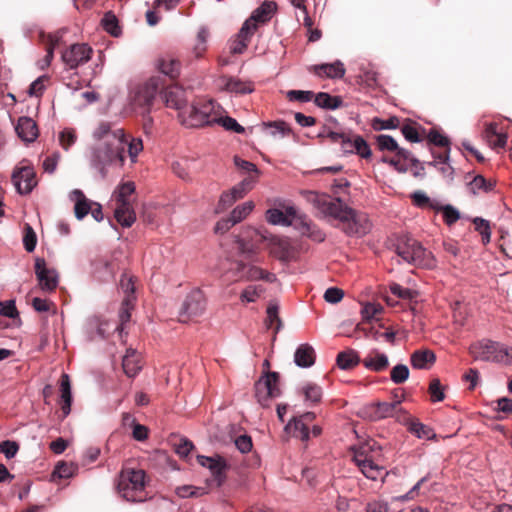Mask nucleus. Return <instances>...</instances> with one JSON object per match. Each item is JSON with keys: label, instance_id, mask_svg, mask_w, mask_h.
Segmentation results:
<instances>
[{"label": "nucleus", "instance_id": "nucleus-4", "mask_svg": "<svg viewBox=\"0 0 512 512\" xmlns=\"http://www.w3.org/2000/svg\"><path fill=\"white\" fill-rule=\"evenodd\" d=\"M161 86L159 77H151L147 81L137 85L131 92V104L145 120V126L152 124L150 112Z\"/></svg>", "mask_w": 512, "mask_h": 512}, {"label": "nucleus", "instance_id": "nucleus-13", "mask_svg": "<svg viewBox=\"0 0 512 512\" xmlns=\"http://www.w3.org/2000/svg\"><path fill=\"white\" fill-rule=\"evenodd\" d=\"M92 52V48L87 44H73L62 53V60L70 69H75L87 63Z\"/></svg>", "mask_w": 512, "mask_h": 512}, {"label": "nucleus", "instance_id": "nucleus-5", "mask_svg": "<svg viewBox=\"0 0 512 512\" xmlns=\"http://www.w3.org/2000/svg\"><path fill=\"white\" fill-rule=\"evenodd\" d=\"M117 490L126 501H145V472L141 469H123L119 476Z\"/></svg>", "mask_w": 512, "mask_h": 512}, {"label": "nucleus", "instance_id": "nucleus-37", "mask_svg": "<svg viewBox=\"0 0 512 512\" xmlns=\"http://www.w3.org/2000/svg\"><path fill=\"white\" fill-rule=\"evenodd\" d=\"M300 391L304 395L305 401L310 404H316L322 398V388L312 382L304 383L300 387Z\"/></svg>", "mask_w": 512, "mask_h": 512}, {"label": "nucleus", "instance_id": "nucleus-28", "mask_svg": "<svg viewBox=\"0 0 512 512\" xmlns=\"http://www.w3.org/2000/svg\"><path fill=\"white\" fill-rule=\"evenodd\" d=\"M316 75L328 77L332 79L342 78L345 74V68L342 62L326 63L313 66Z\"/></svg>", "mask_w": 512, "mask_h": 512}, {"label": "nucleus", "instance_id": "nucleus-44", "mask_svg": "<svg viewBox=\"0 0 512 512\" xmlns=\"http://www.w3.org/2000/svg\"><path fill=\"white\" fill-rule=\"evenodd\" d=\"M253 208L254 203L252 201H247L236 206L229 216L231 217L232 222L237 224L245 219L252 212Z\"/></svg>", "mask_w": 512, "mask_h": 512}, {"label": "nucleus", "instance_id": "nucleus-43", "mask_svg": "<svg viewBox=\"0 0 512 512\" xmlns=\"http://www.w3.org/2000/svg\"><path fill=\"white\" fill-rule=\"evenodd\" d=\"M101 23L104 30L108 32L110 35L118 37L121 34L118 19L112 12L105 13Z\"/></svg>", "mask_w": 512, "mask_h": 512}, {"label": "nucleus", "instance_id": "nucleus-12", "mask_svg": "<svg viewBox=\"0 0 512 512\" xmlns=\"http://www.w3.org/2000/svg\"><path fill=\"white\" fill-rule=\"evenodd\" d=\"M263 238L267 242L270 254L278 260L288 262L295 257L294 248L288 238L275 235H264Z\"/></svg>", "mask_w": 512, "mask_h": 512}, {"label": "nucleus", "instance_id": "nucleus-47", "mask_svg": "<svg viewBox=\"0 0 512 512\" xmlns=\"http://www.w3.org/2000/svg\"><path fill=\"white\" fill-rule=\"evenodd\" d=\"M409 368L405 364L395 365L390 373V379L395 384H402L409 378Z\"/></svg>", "mask_w": 512, "mask_h": 512}, {"label": "nucleus", "instance_id": "nucleus-51", "mask_svg": "<svg viewBox=\"0 0 512 512\" xmlns=\"http://www.w3.org/2000/svg\"><path fill=\"white\" fill-rule=\"evenodd\" d=\"M377 145L380 150L395 151L398 150L397 141L390 135L381 134L376 137Z\"/></svg>", "mask_w": 512, "mask_h": 512}, {"label": "nucleus", "instance_id": "nucleus-34", "mask_svg": "<svg viewBox=\"0 0 512 512\" xmlns=\"http://www.w3.org/2000/svg\"><path fill=\"white\" fill-rule=\"evenodd\" d=\"M314 103L320 108L335 110L343 105V100L340 96H332L326 92H319L314 97Z\"/></svg>", "mask_w": 512, "mask_h": 512}, {"label": "nucleus", "instance_id": "nucleus-45", "mask_svg": "<svg viewBox=\"0 0 512 512\" xmlns=\"http://www.w3.org/2000/svg\"><path fill=\"white\" fill-rule=\"evenodd\" d=\"M266 128H270V134L273 137H286L293 133L291 127L285 121H274L264 123Z\"/></svg>", "mask_w": 512, "mask_h": 512}, {"label": "nucleus", "instance_id": "nucleus-36", "mask_svg": "<svg viewBox=\"0 0 512 512\" xmlns=\"http://www.w3.org/2000/svg\"><path fill=\"white\" fill-rule=\"evenodd\" d=\"M135 183L132 181L123 182L118 185L114 191V197L117 205L127 204L130 205L129 196L135 192Z\"/></svg>", "mask_w": 512, "mask_h": 512}, {"label": "nucleus", "instance_id": "nucleus-59", "mask_svg": "<svg viewBox=\"0 0 512 512\" xmlns=\"http://www.w3.org/2000/svg\"><path fill=\"white\" fill-rule=\"evenodd\" d=\"M23 244L27 252H33L36 248L37 237L33 228L29 225L25 228V234L23 237Z\"/></svg>", "mask_w": 512, "mask_h": 512}, {"label": "nucleus", "instance_id": "nucleus-57", "mask_svg": "<svg viewBox=\"0 0 512 512\" xmlns=\"http://www.w3.org/2000/svg\"><path fill=\"white\" fill-rule=\"evenodd\" d=\"M399 125V119L397 117H390L388 119H380L374 118L373 120V128L374 130H387V129H395Z\"/></svg>", "mask_w": 512, "mask_h": 512}, {"label": "nucleus", "instance_id": "nucleus-63", "mask_svg": "<svg viewBox=\"0 0 512 512\" xmlns=\"http://www.w3.org/2000/svg\"><path fill=\"white\" fill-rule=\"evenodd\" d=\"M19 450V445L15 441L5 440L0 443V453H3L7 459L13 458Z\"/></svg>", "mask_w": 512, "mask_h": 512}, {"label": "nucleus", "instance_id": "nucleus-40", "mask_svg": "<svg viewBox=\"0 0 512 512\" xmlns=\"http://www.w3.org/2000/svg\"><path fill=\"white\" fill-rule=\"evenodd\" d=\"M132 304L130 301V298L126 297L121 305L120 311H119V321L120 323L117 324L114 328L115 331L119 333L120 336H122V333L124 331V326L127 322L130 321L131 318V311Z\"/></svg>", "mask_w": 512, "mask_h": 512}, {"label": "nucleus", "instance_id": "nucleus-58", "mask_svg": "<svg viewBox=\"0 0 512 512\" xmlns=\"http://www.w3.org/2000/svg\"><path fill=\"white\" fill-rule=\"evenodd\" d=\"M390 292L401 298V299H406V300H411L415 297V294L416 292L412 289H409V288H405L403 286H401L400 284H397V283H393L390 285Z\"/></svg>", "mask_w": 512, "mask_h": 512}, {"label": "nucleus", "instance_id": "nucleus-35", "mask_svg": "<svg viewBox=\"0 0 512 512\" xmlns=\"http://www.w3.org/2000/svg\"><path fill=\"white\" fill-rule=\"evenodd\" d=\"M336 362L340 369L349 370L360 363V358L357 351L347 349L337 355Z\"/></svg>", "mask_w": 512, "mask_h": 512}, {"label": "nucleus", "instance_id": "nucleus-1", "mask_svg": "<svg viewBox=\"0 0 512 512\" xmlns=\"http://www.w3.org/2000/svg\"><path fill=\"white\" fill-rule=\"evenodd\" d=\"M96 141L91 149L90 164L102 178H105L109 167H122L125 163V147L132 163L137 161L143 150V142L139 137L128 138L123 128L109 121H101L92 133Z\"/></svg>", "mask_w": 512, "mask_h": 512}, {"label": "nucleus", "instance_id": "nucleus-17", "mask_svg": "<svg viewBox=\"0 0 512 512\" xmlns=\"http://www.w3.org/2000/svg\"><path fill=\"white\" fill-rule=\"evenodd\" d=\"M163 101L167 107L176 109L180 112L186 109L185 91L179 86H169L162 93Z\"/></svg>", "mask_w": 512, "mask_h": 512}, {"label": "nucleus", "instance_id": "nucleus-3", "mask_svg": "<svg viewBox=\"0 0 512 512\" xmlns=\"http://www.w3.org/2000/svg\"><path fill=\"white\" fill-rule=\"evenodd\" d=\"M353 461L369 480H384L387 475L382 461V448L375 440H368L353 448Z\"/></svg>", "mask_w": 512, "mask_h": 512}, {"label": "nucleus", "instance_id": "nucleus-48", "mask_svg": "<svg viewBox=\"0 0 512 512\" xmlns=\"http://www.w3.org/2000/svg\"><path fill=\"white\" fill-rule=\"evenodd\" d=\"M263 292L264 288L261 285H249L242 291L240 299L242 302L252 303L255 302Z\"/></svg>", "mask_w": 512, "mask_h": 512}, {"label": "nucleus", "instance_id": "nucleus-49", "mask_svg": "<svg viewBox=\"0 0 512 512\" xmlns=\"http://www.w3.org/2000/svg\"><path fill=\"white\" fill-rule=\"evenodd\" d=\"M215 124L221 125L223 128H225L228 131H233L235 133L241 134L244 133L245 129L243 126H241L236 119L224 116V117H218L216 118Z\"/></svg>", "mask_w": 512, "mask_h": 512}, {"label": "nucleus", "instance_id": "nucleus-52", "mask_svg": "<svg viewBox=\"0 0 512 512\" xmlns=\"http://www.w3.org/2000/svg\"><path fill=\"white\" fill-rule=\"evenodd\" d=\"M429 393L431 395V400L433 402H440L444 400V387L442 386L439 379L435 378L431 380L429 385Z\"/></svg>", "mask_w": 512, "mask_h": 512}, {"label": "nucleus", "instance_id": "nucleus-8", "mask_svg": "<svg viewBox=\"0 0 512 512\" xmlns=\"http://www.w3.org/2000/svg\"><path fill=\"white\" fill-rule=\"evenodd\" d=\"M502 346V343L483 339L470 346V353L475 360L498 363L502 357Z\"/></svg>", "mask_w": 512, "mask_h": 512}, {"label": "nucleus", "instance_id": "nucleus-60", "mask_svg": "<svg viewBox=\"0 0 512 512\" xmlns=\"http://www.w3.org/2000/svg\"><path fill=\"white\" fill-rule=\"evenodd\" d=\"M409 430L411 433L415 434L418 438H426L430 439L431 436H434L432 434V431L425 426L424 424L420 422H411L409 426Z\"/></svg>", "mask_w": 512, "mask_h": 512}, {"label": "nucleus", "instance_id": "nucleus-33", "mask_svg": "<svg viewBox=\"0 0 512 512\" xmlns=\"http://www.w3.org/2000/svg\"><path fill=\"white\" fill-rule=\"evenodd\" d=\"M298 227L301 230L303 235H307L311 239L317 242H322L325 240V234L318 229L311 221H309L305 216H300L298 219Z\"/></svg>", "mask_w": 512, "mask_h": 512}, {"label": "nucleus", "instance_id": "nucleus-29", "mask_svg": "<svg viewBox=\"0 0 512 512\" xmlns=\"http://www.w3.org/2000/svg\"><path fill=\"white\" fill-rule=\"evenodd\" d=\"M285 431L293 437L299 438L301 441L310 439V431L308 426L299 417L292 418L285 426Z\"/></svg>", "mask_w": 512, "mask_h": 512}, {"label": "nucleus", "instance_id": "nucleus-54", "mask_svg": "<svg viewBox=\"0 0 512 512\" xmlns=\"http://www.w3.org/2000/svg\"><path fill=\"white\" fill-rule=\"evenodd\" d=\"M234 164L243 173H247L248 175H256V176L259 175V169L252 162H249L247 160L241 159L238 156H235L234 157Z\"/></svg>", "mask_w": 512, "mask_h": 512}, {"label": "nucleus", "instance_id": "nucleus-50", "mask_svg": "<svg viewBox=\"0 0 512 512\" xmlns=\"http://www.w3.org/2000/svg\"><path fill=\"white\" fill-rule=\"evenodd\" d=\"M353 153L359 155L362 158L368 159L372 155V151L366 142V140L360 136H354V150Z\"/></svg>", "mask_w": 512, "mask_h": 512}, {"label": "nucleus", "instance_id": "nucleus-56", "mask_svg": "<svg viewBox=\"0 0 512 512\" xmlns=\"http://www.w3.org/2000/svg\"><path fill=\"white\" fill-rule=\"evenodd\" d=\"M59 39H60V36L57 34H49L47 36L46 55L43 59L46 61V66H49L52 62L53 55H54V49L57 46Z\"/></svg>", "mask_w": 512, "mask_h": 512}, {"label": "nucleus", "instance_id": "nucleus-64", "mask_svg": "<svg viewBox=\"0 0 512 512\" xmlns=\"http://www.w3.org/2000/svg\"><path fill=\"white\" fill-rule=\"evenodd\" d=\"M443 217L447 225H452L460 219V212L450 204L444 205Z\"/></svg>", "mask_w": 512, "mask_h": 512}, {"label": "nucleus", "instance_id": "nucleus-22", "mask_svg": "<svg viewBox=\"0 0 512 512\" xmlns=\"http://www.w3.org/2000/svg\"><path fill=\"white\" fill-rule=\"evenodd\" d=\"M256 29L257 26L255 24H253V27H249V23H243L241 29L236 35V38L231 43V52L233 54L243 53Z\"/></svg>", "mask_w": 512, "mask_h": 512}, {"label": "nucleus", "instance_id": "nucleus-24", "mask_svg": "<svg viewBox=\"0 0 512 512\" xmlns=\"http://www.w3.org/2000/svg\"><path fill=\"white\" fill-rule=\"evenodd\" d=\"M276 10V3L273 1H264L258 8H256L251 16L244 22L249 23V27L257 23H265L270 20L271 16Z\"/></svg>", "mask_w": 512, "mask_h": 512}, {"label": "nucleus", "instance_id": "nucleus-6", "mask_svg": "<svg viewBox=\"0 0 512 512\" xmlns=\"http://www.w3.org/2000/svg\"><path fill=\"white\" fill-rule=\"evenodd\" d=\"M395 252L403 261L415 266H432V256L416 239L402 235L397 238Z\"/></svg>", "mask_w": 512, "mask_h": 512}, {"label": "nucleus", "instance_id": "nucleus-32", "mask_svg": "<svg viewBox=\"0 0 512 512\" xmlns=\"http://www.w3.org/2000/svg\"><path fill=\"white\" fill-rule=\"evenodd\" d=\"M117 222L123 227H131L136 221V215L131 205H117L114 211Z\"/></svg>", "mask_w": 512, "mask_h": 512}, {"label": "nucleus", "instance_id": "nucleus-26", "mask_svg": "<svg viewBox=\"0 0 512 512\" xmlns=\"http://www.w3.org/2000/svg\"><path fill=\"white\" fill-rule=\"evenodd\" d=\"M411 365L415 369H429L436 361V355L429 349L416 350L411 355Z\"/></svg>", "mask_w": 512, "mask_h": 512}, {"label": "nucleus", "instance_id": "nucleus-39", "mask_svg": "<svg viewBox=\"0 0 512 512\" xmlns=\"http://www.w3.org/2000/svg\"><path fill=\"white\" fill-rule=\"evenodd\" d=\"M239 199H242V197H238V195L233 192V188L223 192L219 198V201L215 207L214 212L216 214H220L226 211Z\"/></svg>", "mask_w": 512, "mask_h": 512}, {"label": "nucleus", "instance_id": "nucleus-16", "mask_svg": "<svg viewBox=\"0 0 512 512\" xmlns=\"http://www.w3.org/2000/svg\"><path fill=\"white\" fill-rule=\"evenodd\" d=\"M197 461L201 466L206 467L211 471L219 484L224 480L227 463L223 457L219 455L213 457L198 455Z\"/></svg>", "mask_w": 512, "mask_h": 512}, {"label": "nucleus", "instance_id": "nucleus-9", "mask_svg": "<svg viewBox=\"0 0 512 512\" xmlns=\"http://www.w3.org/2000/svg\"><path fill=\"white\" fill-rule=\"evenodd\" d=\"M206 308V300L202 291L196 289L191 291L183 301L179 311L181 322H187L193 317L200 316Z\"/></svg>", "mask_w": 512, "mask_h": 512}, {"label": "nucleus", "instance_id": "nucleus-21", "mask_svg": "<svg viewBox=\"0 0 512 512\" xmlns=\"http://www.w3.org/2000/svg\"><path fill=\"white\" fill-rule=\"evenodd\" d=\"M363 366L373 372H382L389 366V359L385 353L376 349L371 350L362 360Z\"/></svg>", "mask_w": 512, "mask_h": 512}, {"label": "nucleus", "instance_id": "nucleus-53", "mask_svg": "<svg viewBox=\"0 0 512 512\" xmlns=\"http://www.w3.org/2000/svg\"><path fill=\"white\" fill-rule=\"evenodd\" d=\"M475 229L480 233L482 236V241L484 243H488L490 241L491 237V230L489 222L483 218L476 217L474 219Z\"/></svg>", "mask_w": 512, "mask_h": 512}, {"label": "nucleus", "instance_id": "nucleus-31", "mask_svg": "<svg viewBox=\"0 0 512 512\" xmlns=\"http://www.w3.org/2000/svg\"><path fill=\"white\" fill-rule=\"evenodd\" d=\"M122 367L128 377H135L141 370L139 355L136 350L129 348L123 357Z\"/></svg>", "mask_w": 512, "mask_h": 512}, {"label": "nucleus", "instance_id": "nucleus-30", "mask_svg": "<svg viewBox=\"0 0 512 512\" xmlns=\"http://www.w3.org/2000/svg\"><path fill=\"white\" fill-rule=\"evenodd\" d=\"M180 62L170 55L162 56L157 61L158 70L170 78H176L180 73Z\"/></svg>", "mask_w": 512, "mask_h": 512}, {"label": "nucleus", "instance_id": "nucleus-19", "mask_svg": "<svg viewBox=\"0 0 512 512\" xmlns=\"http://www.w3.org/2000/svg\"><path fill=\"white\" fill-rule=\"evenodd\" d=\"M69 199L75 202L74 214L77 220H82L92 210L94 202L89 200L80 189L72 190Z\"/></svg>", "mask_w": 512, "mask_h": 512}, {"label": "nucleus", "instance_id": "nucleus-46", "mask_svg": "<svg viewBox=\"0 0 512 512\" xmlns=\"http://www.w3.org/2000/svg\"><path fill=\"white\" fill-rule=\"evenodd\" d=\"M258 176L256 175H248L238 184L233 186V192L238 195V197H244L256 184Z\"/></svg>", "mask_w": 512, "mask_h": 512}, {"label": "nucleus", "instance_id": "nucleus-62", "mask_svg": "<svg viewBox=\"0 0 512 512\" xmlns=\"http://www.w3.org/2000/svg\"><path fill=\"white\" fill-rule=\"evenodd\" d=\"M74 471H75L74 465L62 462V463H59L55 467V469L53 471V476L61 478V479H66V478L71 477L73 475Z\"/></svg>", "mask_w": 512, "mask_h": 512}, {"label": "nucleus", "instance_id": "nucleus-27", "mask_svg": "<svg viewBox=\"0 0 512 512\" xmlns=\"http://www.w3.org/2000/svg\"><path fill=\"white\" fill-rule=\"evenodd\" d=\"M483 136L493 149L504 148L507 143V135L498 131L496 123H489L483 132Z\"/></svg>", "mask_w": 512, "mask_h": 512}, {"label": "nucleus", "instance_id": "nucleus-61", "mask_svg": "<svg viewBox=\"0 0 512 512\" xmlns=\"http://www.w3.org/2000/svg\"><path fill=\"white\" fill-rule=\"evenodd\" d=\"M286 95L290 101H299L302 103L311 101L314 96L312 91L304 90H289Z\"/></svg>", "mask_w": 512, "mask_h": 512}, {"label": "nucleus", "instance_id": "nucleus-18", "mask_svg": "<svg viewBox=\"0 0 512 512\" xmlns=\"http://www.w3.org/2000/svg\"><path fill=\"white\" fill-rule=\"evenodd\" d=\"M219 86L222 90L235 94H249L254 91L251 82L236 77L222 76L219 79Z\"/></svg>", "mask_w": 512, "mask_h": 512}, {"label": "nucleus", "instance_id": "nucleus-7", "mask_svg": "<svg viewBox=\"0 0 512 512\" xmlns=\"http://www.w3.org/2000/svg\"><path fill=\"white\" fill-rule=\"evenodd\" d=\"M215 108L216 103L213 100L201 101L186 107L185 111L179 113V117L187 127L214 125L217 118Z\"/></svg>", "mask_w": 512, "mask_h": 512}, {"label": "nucleus", "instance_id": "nucleus-55", "mask_svg": "<svg viewBox=\"0 0 512 512\" xmlns=\"http://www.w3.org/2000/svg\"><path fill=\"white\" fill-rule=\"evenodd\" d=\"M0 315L12 319L18 317L15 300L0 301Z\"/></svg>", "mask_w": 512, "mask_h": 512}, {"label": "nucleus", "instance_id": "nucleus-2", "mask_svg": "<svg viewBox=\"0 0 512 512\" xmlns=\"http://www.w3.org/2000/svg\"><path fill=\"white\" fill-rule=\"evenodd\" d=\"M301 194L324 217L339 220L346 235L361 237L371 230L368 216L347 206L340 198L331 199L327 194L312 190L302 191Z\"/></svg>", "mask_w": 512, "mask_h": 512}, {"label": "nucleus", "instance_id": "nucleus-38", "mask_svg": "<svg viewBox=\"0 0 512 512\" xmlns=\"http://www.w3.org/2000/svg\"><path fill=\"white\" fill-rule=\"evenodd\" d=\"M493 188V184L487 181L482 175L473 176L470 181L467 182L468 191L476 195L480 192H488Z\"/></svg>", "mask_w": 512, "mask_h": 512}, {"label": "nucleus", "instance_id": "nucleus-14", "mask_svg": "<svg viewBox=\"0 0 512 512\" xmlns=\"http://www.w3.org/2000/svg\"><path fill=\"white\" fill-rule=\"evenodd\" d=\"M35 274L43 291L52 292L57 288L59 283L58 273L55 269L46 266L44 258H36Z\"/></svg>", "mask_w": 512, "mask_h": 512}, {"label": "nucleus", "instance_id": "nucleus-41", "mask_svg": "<svg viewBox=\"0 0 512 512\" xmlns=\"http://www.w3.org/2000/svg\"><path fill=\"white\" fill-rule=\"evenodd\" d=\"M248 264L242 261H233L227 271V276L231 281L245 280Z\"/></svg>", "mask_w": 512, "mask_h": 512}, {"label": "nucleus", "instance_id": "nucleus-42", "mask_svg": "<svg viewBox=\"0 0 512 512\" xmlns=\"http://www.w3.org/2000/svg\"><path fill=\"white\" fill-rule=\"evenodd\" d=\"M78 139L76 130L74 128H64L58 135L59 145L65 150L68 151L71 146H73Z\"/></svg>", "mask_w": 512, "mask_h": 512}, {"label": "nucleus", "instance_id": "nucleus-10", "mask_svg": "<svg viewBox=\"0 0 512 512\" xmlns=\"http://www.w3.org/2000/svg\"><path fill=\"white\" fill-rule=\"evenodd\" d=\"M255 395L262 406H267L269 398H276L280 395L278 387V374L270 372L259 379L255 384Z\"/></svg>", "mask_w": 512, "mask_h": 512}, {"label": "nucleus", "instance_id": "nucleus-23", "mask_svg": "<svg viewBox=\"0 0 512 512\" xmlns=\"http://www.w3.org/2000/svg\"><path fill=\"white\" fill-rule=\"evenodd\" d=\"M15 130L17 135L25 142H33L38 136L36 122L30 117H20Z\"/></svg>", "mask_w": 512, "mask_h": 512}, {"label": "nucleus", "instance_id": "nucleus-25", "mask_svg": "<svg viewBox=\"0 0 512 512\" xmlns=\"http://www.w3.org/2000/svg\"><path fill=\"white\" fill-rule=\"evenodd\" d=\"M315 350L307 344H300L294 353V363L301 368L311 367L315 363Z\"/></svg>", "mask_w": 512, "mask_h": 512}, {"label": "nucleus", "instance_id": "nucleus-15", "mask_svg": "<svg viewBox=\"0 0 512 512\" xmlns=\"http://www.w3.org/2000/svg\"><path fill=\"white\" fill-rule=\"evenodd\" d=\"M297 211L293 206H287L285 211H281L277 208L268 209L266 212V220L272 225L291 226L298 224Z\"/></svg>", "mask_w": 512, "mask_h": 512}, {"label": "nucleus", "instance_id": "nucleus-20", "mask_svg": "<svg viewBox=\"0 0 512 512\" xmlns=\"http://www.w3.org/2000/svg\"><path fill=\"white\" fill-rule=\"evenodd\" d=\"M59 405L62 411V418H66L71 412L72 405L71 381L66 373H63L60 378Z\"/></svg>", "mask_w": 512, "mask_h": 512}, {"label": "nucleus", "instance_id": "nucleus-11", "mask_svg": "<svg viewBox=\"0 0 512 512\" xmlns=\"http://www.w3.org/2000/svg\"><path fill=\"white\" fill-rule=\"evenodd\" d=\"M11 178L16 191L21 195L29 194L37 185L36 172L31 165L16 167Z\"/></svg>", "mask_w": 512, "mask_h": 512}]
</instances>
